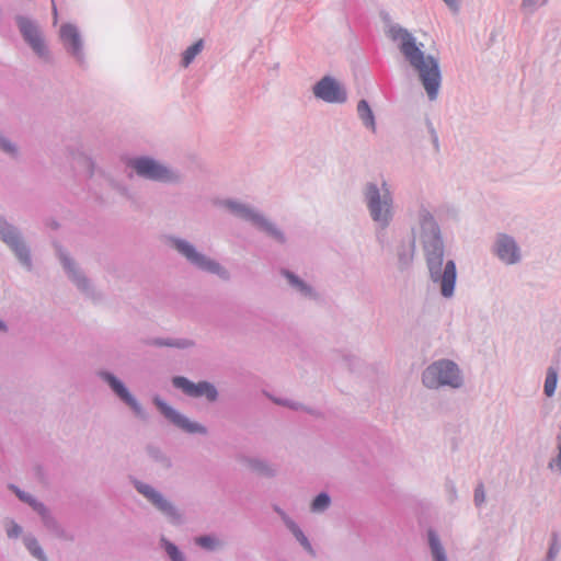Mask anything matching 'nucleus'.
<instances>
[{"mask_svg": "<svg viewBox=\"0 0 561 561\" xmlns=\"http://www.w3.org/2000/svg\"><path fill=\"white\" fill-rule=\"evenodd\" d=\"M419 242L421 244L430 280L440 295L450 299L455 295L457 267L454 260H445V243L442 229L432 211L420 205L417 210Z\"/></svg>", "mask_w": 561, "mask_h": 561, "instance_id": "f257e3e1", "label": "nucleus"}, {"mask_svg": "<svg viewBox=\"0 0 561 561\" xmlns=\"http://www.w3.org/2000/svg\"><path fill=\"white\" fill-rule=\"evenodd\" d=\"M386 35L398 43V48L411 68L417 73L430 101H436L442 85V71L439 59L433 55H425L416 38L404 27L397 23H388Z\"/></svg>", "mask_w": 561, "mask_h": 561, "instance_id": "f03ea898", "label": "nucleus"}, {"mask_svg": "<svg viewBox=\"0 0 561 561\" xmlns=\"http://www.w3.org/2000/svg\"><path fill=\"white\" fill-rule=\"evenodd\" d=\"M362 195L374 226H390L396 217V206L388 184L383 181L378 186L375 182H367L363 186Z\"/></svg>", "mask_w": 561, "mask_h": 561, "instance_id": "7ed1b4c3", "label": "nucleus"}, {"mask_svg": "<svg viewBox=\"0 0 561 561\" xmlns=\"http://www.w3.org/2000/svg\"><path fill=\"white\" fill-rule=\"evenodd\" d=\"M168 247L175 251L181 257H183L191 266L196 270L216 275L224 282L231 279V273L227 267L220 264L217 260L208 256L207 254L198 251V249L191 241L174 236L168 234L164 238Z\"/></svg>", "mask_w": 561, "mask_h": 561, "instance_id": "20e7f679", "label": "nucleus"}, {"mask_svg": "<svg viewBox=\"0 0 561 561\" xmlns=\"http://www.w3.org/2000/svg\"><path fill=\"white\" fill-rule=\"evenodd\" d=\"M218 205L227 209L234 217L249 222L276 243L280 245L286 244L287 237L285 232L257 208L233 198L222 199Z\"/></svg>", "mask_w": 561, "mask_h": 561, "instance_id": "39448f33", "label": "nucleus"}, {"mask_svg": "<svg viewBox=\"0 0 561 561\" xmlns=\"http://www.w3.org/2000/svg\"><path fill=\"white\" fill-rule=\"evenodd\" d=\"M130 168L139 178L168 185H181L185 180L184 173L152 157L140 156L130 158L127 161Z\"/></svg>", "mask_w": 561, "mask_h": 561, "instance_id": "423d86ee", "label": "nucleus"}, {"mask_svg": "<svg viewBox=\"0 0 561 561\" xmlns=\"http://www.w3.org/2000/svg\"><path fill=\"white\" fill-rule=\"evenodd\" d=\"M422 385L430 390L442 388L459 389L463 386V376L459 366L451 359L442 358L431 363L422 371Z\"/></svg>", "mask_w": 561, "mask_h": 561, "instance_id": "0eeeda50", "label": "nucleus"}, {"mask_svg": "<svg viewBox=\"0 0 561 561\" xmlns=\"http://www.w3.org/2000/svg\"><path fill=\"white\" fill-rule=\"evenodd\" d=\"M130 482L134 489L142 495L157 512L163 515L170 524L180 526L184 523V515L182 511L162 492L151 484L136 478H133Z\"/></svg>", "mask_w": 561, "mask_h": 561, "instance_id": "6e6552de", "label": "nucleus"}, {"mask_svg": "<svg viewBox=\"0 0 561 561\" xmlns=\"http://www.w3.org/2000/svg\"><path fill=\"white\" fill-rule=\"evenodd\" d=\"M0 241L14 254L18 262L28 272L33 270L31 249L19 227L0 215Z\"/></svg>", "mask_w": 561, "mask_h": 561, "instance_id": "1a4fd4ad", "label": "nucleus"}, {"mask_svg": "<svg viewBox=\"0 0 561 561\" xmlns=\"http://www.w3.org/2000/svg\"><path fill=\"white\" fill-rule=\"evenodd\" d=\"M57 257L66 273L68 279L76 286V288L88 299L92 301H100L102 294L96 290L92 280L85 275L80 265L73 257L62 248H56Z\"/></svg>", "mask_w": 561, "mask_h": 561, "instance_id": "9d476101", "label": "nucleus"}, {"mask_svg": "<svg viewBox=\"0 0 561 561\" xmlns=\"http://www.w3.org/2000/svg\"><path fill=\"white\" fill-rule=\"evenodd\" d=\"M14 21L22 38L31 47L34 54L44 60H48L49 50L38 22L21 14L15 15Z\"/></svg>", "mask_w": 561, "mask_h": 561, "instance_id": "9b49d317", "label": "nucleus"}, {"mask_svg": "<svg viewBox=\"0 0 561 561\" xmlns=\"http://www.w3.org/2000/svg\"><path fill=\"white\" fill-rule=\"evenodd\" d=\"M152 402L165 420L184 433L203 436L208 434V430L205 425L190 420L186 415L168 404L161 397L156 396Z\"/></svg>", "mask_w": 561, "mask_h": 561, "instance_id": "f8f14e48", "label": "nucleus"}, {"mask_svg": "<svg viewBox=\"0 0 561 561\" xmlns=\"http://www.w3.org/2000/svg\"><path fill=\"white\" fill-rule=\"evenodd\" d=\"M172 386L192 399L204 398L208 403H215L219 399L217 387L208 380L194 382L184 376H174L171 379Z\"/></svg>", "mask_w": 561, "mask_h": 561, "instance_id": "ddd939ff", "label": "nucleus"}, {"mask_svg": "<svg viewBox=\"0 0 561 561\" xmlns=\"http://www.w3.org/2000/svg\"><path fill=\"white\" fill-rule=\"evenodd\" d=\"M96 375L110 387L113 393L134 412L136 416L146 420L147 414L145 409L118 377L108 370H99Z\"/></svg>", "mask_w": 561, "mask_h": 561, "instance_id": "4468645a", "label": "nucleus"}, {"mask_svg": "<svg viewBox=\"0 0 561 561\" xmlns=\"http://www.w3.org/2000/svg\"><path fill=\"white\" fill-rule=\"evenodd\" d=\"M312 93L317 99L331 104H342L347 100L344 87L331 76H324L316 82Z\"/></svg>", "mask_w": 561, "mask_h": 561, "instance_id": "2eb2a0df", "label": "nucleus"}, {"mask_svg": "<svg viewBox=\"0 0 561 561\" xmlns=\"http://www.w3.org/2000/svg\"><path fill=\"white\" fill-rule=\"evenodd\" d=\"M493 253L506 265L517 264L522 260L520 248L512 236L499 233L495 237Z\"/></svg>", "mask_w": 561, "mask_h": 561, "instance_id": "dca6fc26", "label": "nucleus"}, {"mask_svg": "<svg viewBox=\"0 0 561 561\" xmlns=\"http://www.w3.org/2000/svg\"><path fill=\"white\" fill-rule=\"evenodd\" d=\"M59 36L66 51L82 66L84 64L83 41L78 27L71 23L62 24Z\"/></svg>", "mask_w": 561, "mask_h": 561, "instance_id": "f3484780", "label": "nucleus"}, {"mask_svg": "<svg viewBox=\"0 0 561 561\" xmlns=\"http://www.w3.org/2000/svg\"><path fill=\"white\" fill-rule=\"evenodd\" d=\"M42 524L44 528L55 538L66 541L73 542L76 536L72 531L66 529L59 520L54 516L51 511L45 506L39 513Z\"/></svg>", "mask_w": 561, "mask_h": 561, "instance_id": "a211bd4d", "label": "nucleus"}, {"mask_svg": "<svg viewBox=\"0 0 561 561\" xmlns=\"http://www.w3.org/2000/svg\"><path fill=\"white\" fill-rule=\"evenodd\" d=\"M239 461L248 470L261 478L273 479L278 474L277 467L261 457L241 456Z\"/></svg>", "mask_w": 561, "mask_h": 561, "instance_id": "6ab92c4d", "label": "nucleus"}, {"mask_svg": "<svg viewBox=\"0 0 561 561\" xmlns=\"http://www.w3.org/2000/svg\"><path fill=\"white\" fill-rule=\"evenodd\" d=\"M412 238L409 241H402L397 247V257H398V265L399 270L403 271L407 270L413 262L414 253H415V239H419V231L415 232L414 229H412Z\"/></svg>", "mask_w": 561, "mask_h": 561, "instance_id": "aec40b11", "label": "nucleus"}, {"mask_svg": "<svg viewBox=\"0 0 561 561\" xmlns=\"http://www.w3.org/2000/svg\"><path fill=\"white\" fill-rule=\"evenodd\" d=\"M280 275L287 280L288 285L299 293L301 296L316 299L318 297V294L313 289V287L309 284H307L304 279H301L298 275H296L294 272L282 268L279 271Z\"/></svg>", "mask_w": 561, "mask_h": 561, "instance_id": "412c9836", "label": "nucleus"}, {"mask_svg": "<svg viewBox=\"0 0 561 561\" xmlns=\"http://www.w3.org/2000/svg\"><path fill=\"white\" fill-rule=\"evenodd\" d=\"M148 345L156 347H171L176 350H190L196 346V342L187 337H152Z\"/></svg>", "mask_w": 561, "mask_h": 561, "instance_id": "4be33fe9", "label": "nucleus"}, {"mask_svg": "<svg viewBox=\"0 0 561 561\" xmlns=\"http://www.w3.org/2000/svg\"><path fill=\"white\" fill-rule=\"evenodd\" d=\"M426 538L432 561H448L446 549L437 531L433 528H428Z\"/></svg>", "mask_w": 561, "mask_h": 561, "instance_id": "5701e85b", "label": "nucleus"}, {"mask_svg": "<svg viewBox=\"0 0 561 561\" xmlns=\"http://www.w3.org/2000/svg\"><path fill=\"white\" fill-rule=\"evenodd\" d=\"M356 112L364 127L375 134L377 130V124L369 103L364 99L358 101Z\"/></svg>", "mask_w": 561, "mask_h": 561, "instance_id": "b1692460", "label": "nucleus"}, {"mask_svg": "<svg viewBox=\"0 0 561 561\" xmlns=\"http://www.w3.org/2000/svg\"><path fill=\"white\" fill-rule=\"evenodd\" d=\"M264 394L266 398H268L273 403H275L277 405L285 407V408H288L294 411H305L306 413L313 415V416L321 415V413L319 411H317L310 407H307V405L302 404L301 402L293 401V400L286 399V398L275 397L268 392H264Z\"/></svg>", "mask_w": 561, "mask_h": 561, "instance_id": "393cba45", "label": "nucleus"}, {"mask_svg": "<svg viewBox=\"0 0 561 561\" xmlns=\"http://www.w3.org/2000/svg\"><path fill=\"white\" fill-rule=\"evenodd\" d=\"M22 540L24 547L33 558L37 561H49L37 538L33 534H24Z\"/></svg>", "mask_w": 561, "mask_h": 561, "instance_id": "a878e982", "label": "nucleus"}, {"mask_svg": "<svg viewBox=\"0 0 561 561\" xmlns=\"http://www.w3.org/2000/svg\"><path fill=\"white\" fill-rule=\"evenodd\" d=\"M148 457L156 462L160 468L169 470L172 468V460L159 446L148 445L146 447Z\"/></svg>", "mask_w": 561, "mask_h": 561, "instance_id": "bb28decb", "label": "nucleus"}, {"mask_svg": "<svg viewBox=\"0 0 561 561\" xmlns=\"http://www.w3.org/2000/svg\"><path fill=\"white\" fill-rule=\"evenodd\" d=\"M195 545L207 551H218L225 547V541L215 535H202L194 539Z\"/></svg>", "mask_w": 561, "mask_h": 561, "instance_id": "cd10ccee", "label": "nucleus"}, {"mask_svg": "<svg viewBox=\"0 0 561 561\" xmlns=\"http://www.w3.org/2000/svg\"><path fill=\"white\" fill-rule=\"evenodd\" d=\"M332 504L331 496L328 492H320L310 502L309 510L313 514H322L329 510Z\"/></svg>", "mask_w": 561, "mask_h": 561, "instance_id": "c85d7f7f", "label": "nucleus"}, {"mask_svg": "<svg viewBox=\"0 0 561 561\" xmlns=\"http://www.w3.org/2000/svg\"><path fill=\"white\" fill-rule=\"evenodd\" d=\"M287 529L293 534L295 539L300 543V546L306 550L308 554H310L311 557L316 556V551L311 546L309 539L307 538V536L304 534V531L300 529L296 522L289 525Z\"/></svg>", "mask_w": 561, "mask_h": 561, "instance_id": "c756f323", "label": "nucleus"}, {"mask_svg": "<svg viewBox=\"0 0 561 561\" xmlns=\"http://www.w3.org/2000/svg\"><path fill=\"white\" fill-rule=\"evenodd\" d=\"M558 366H549L547 368L545 385H543V392L547 397H552L557 389L558 383Z\"/></svg>", "mask_w": 561, "mask_h": 561, "instance_id": "7c9ffc66", "label": "nucleus"}, {"mask_svg": "<svg viewBox=\"0 0 561 561\" xmlns=\"http://www.w3.org/2000/svg\"><path fill=\"white\" fill-rule=\"evenodd\" d=\"M204 45H205L204 39L201 38L197 42H195L193 45L187 47L184 50V53L182 54V60H181L182 67L187 68L193 62L195 57L202 53V50L204 49Z\"/></svg>", "mask_w": 561, "mask_h": 561, "instance_id": "2f4dec72", "label": "nucleus"}, {"mask_svg": "<svg viewBox=\"0 0 561 561\" xmlns=\"http://www.w3.org/2000/svg\"><path fill=\"white\" fill-rule=\"evenodd\" d=\"M160 547L165 551L171 561H186L184 553L175 543L167 539L164 536L160 538Z\"/></svg>", "mask_w": 561, "mask_h": 561, "instance_id": "473e14b6", "label": "nucleus"}, {"mask_svg": "<svg viewBox=\"0 0 561 561\" xmlns=\"http://www.w3.org/2000/svg\"><path fill=\"white\" fill-rule=\"evenodd\" d=\"M0 151L11 159H18L20 156L19 147L0 129Z\"/></svg>", "mask_w": 561, "mask_h": 561, "instance_id": "72a5a7b5", "label": "nucleus"}, {"mask_svg": "<svg viewBox=\"0 0 561 561\" xmlns=\"http://www.w3.org/2000/svg\"><path fill=\"white\" fill-rule=\"evenodd\" d=\"M16 497L23 502V503H26L27 505H30L32 507V510L34 512H36L37 514L46 506L43 502L38 501L36 497H34L32 494L25 492V491H21V492H16Z\"/></svg>", "mask_w": 561, "mask_h": 561, "instance_id": "f704fd0d", "label": "nucleus"}, {"mask_svg": "<svg viewBox=\"0 0 561 561\" xmlns=\"http://www.w3.org/2000/svg\"><path fill=\"white\" fill-rule=\"evenodd\" d=\"M561 550L559 536L557 533L551 534L550 545L546 554L545 561H554Z\"/></svg>", "mask_w": 561, "mask_h": 561, "instance_id": "c9c22d12", "label": "nucleus"}, {"mask_svg": "<svg viewBox=\"0 0 561 561\" xmlns=\"http://www.w3.org/2000/svg\"><path fill=\"white\" fill-rule=\"evenodd\" d=\"M5 533L10 539H15L23 534V528L14 520H9L5 525Z\"/></svg>", "mask_w": 561, "mask_h": 561, "instance_id": "e433bc0d", "label": "nucleus"}, {"mask_svg": "<svg viewBox=\"0 0 561 561\" xmlns=\"http://www.w3.org/2000/svg\"><path fill=\"white\" fill-rule=\"evenodd\" d=\"M473 502L477 507H480L485 502V491L483 483H479L474 489Z\"/></svg>", "mask_w": 561, "mask_h": 561, "instance_id": "4c0bfd02", "label": "nucleus"}, {"mask_svg": "<svg viewBox=\"0 0 561 561\" xmlns=\"http://www.w3.org/2000/svg\"><path fill=\"white\" fill-rule=\"evenodd\" d=\"M390 226H382L379 227V226H375V236H376V240L378 242V244L380 247H385V244L387 243V229L389 228Z\"/></svg>", "mask_w": 561, "mask_h": 561, "instance_id": "58836bf2", "label": "nucleus"}, {"mask_svg": "<svg viewBox=\"0 0 561 561\" xmlns=\"http://www.w3.org/2000/svg\"><path fill=\"white\" fill-rule=\"evenodd\" d=\"M111 187L114 191H116L121 196H124L126 198H130V191H129V188L125 184L112 180L111 181Z\"/></svg>", "mask_w": 561, "mask_h": 561, "instance_id": "ea45409f", "label": "nucleus"}, {"mask_svg": "<svg viewBox=\"0 0 561 561\" xmlns=\"http://www.w3.org/2000/svg\"><path fill=\"white\" fill-rule=\"evenodd\" d=\"M445 488L448 494L449 503H454L458 499L457 489L454 481L447 480L445 483Z\"/></svg>", "mask_w": 561, "mask_h": 561, "instance_id": "a19ab883", "label": "nucleus"}, {"mask_svg": "<svg viewBox=\"0 0 561 561\" xmlns=\"http://www.w3.org/2000/svg\"><path fill=\"white\" fill-rule=\"evenodd\" d=\"M274 512L279 516L286 528L291 525L295 520L279 506H274Z\"/></svg>", "mask_w": 561, "mask_h": 561, "instance_id": "79ce46f5", "label": "nucleus"}, {"mask_svg": "<svg viewBox=\"0 0 561 561\" xmlns=\"http://www.w3.org/2000/svg\"><path fill=\"white\" fill-rule=\"evenodd\" d=\"M78 159L87 167L89 176H92L94 173V162L83 153H79Z\"/></svg>", "mask_w": 561, "mask_h": 561, "instance_id": "37998d69", "label": "nucleus"}, {"mask_svg": "<svg viewBox=\"0 0 561 561\" xmlns=\"http://www.w3.org/2000/svg\"><path fill=\"white\" fill-rule=\"evenodd\" d=\"M538 8V0H523L522 10L527 13H534Z\"/></svg>", "mask_w": 561, "mask_h": 561, "instance_id": "c03bdc74", "label": "nucleus"}, {"mask_svg": "<svg viewBox=\"0 0 561 561\" xmlns=\"http://www.w3.org/2000/svg\"><path fill=\"white\" fill-rule=\"evenodd\" d=\"M426 126H427L428 133L431 135L432 142H433L435 149L438 150V147H439L438 136H437V133L430 119H426Z\"/></svg>", "mask_w": 561, "mask_h": 561, "instance_id": "a18cd8bd", "label": "nucleus"}, {"mask_svg": "<svg viewBox=\"0 0 561 561\" xmlns=\"http://www.w3.org/2000/svg\"><path fill=\"white\" fill-rule=\"evenodd\" d=\"M443 1L453 12L456 13L459 11L460 0H443Z\"/></svg>", "mask_w": 561, "mask_h": 561, "instance_id": "49530a36", "label": "nucleus"}, {"mask_svg": "<svg viewBox=\"0 0 561 561\" xmlns=\"http://www.w3.org/2000/svg\"><path fill=\"white\" fill-rule=\"evenodd\" d=\"M8 331H9L8 324L2 319H0V334L8 333Z\"/></svg>", "mask_w": 561, "mask_h": 561, "instance_id": "de8ad7c7", "label": "nucleus"}, {"mask_svg": "<svg viewBox=\"0 0 561 561\" xmlns=\"http://www.w3.org/2000/svg\"><path fill=\"white\" fill-rule=\"evenodd\" d=\"M15 495H16V492H21L22 490L20 488H18L16 485L14 484H9L8 486Z\"/></svg>", "mask_w": 561, "mask_h": 561, "instance_id": "09e8293b", "label": "nucleus"}, {"mask_svg": "<svg viewBox=\"0 0 561 561\" xmlns=\"http://www.w3.org/2000/svg\"><path fill=\"white\" fill-rule=\"evenodd\" d=\"M53 11H54V16H55V22H56L57 21V9L55 5L53 7Z\"/></svg>", "mask_w": 561, "mask_h": 561, "instance_id": "8fccbe9b", "label": "nucleus"}]
</instances>
